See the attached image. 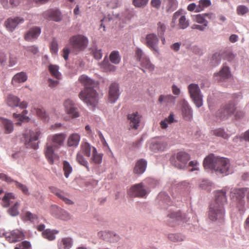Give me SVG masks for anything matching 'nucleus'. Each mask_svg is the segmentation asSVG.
<instances>
[{"instance_id":"obj_1","label":"nucleus","mask_w":249,"mask_h":249,"mask_svg":"<svg viewBox=\"0 0 249 249\" xmlns=\"http://www.w3.org/2000/svg\"><path fill=\"white\" fill-rule=\"evenodd\" d=\"M79 80L85 86V89L79 93V98L88 106L95 107L98 104L99 95L94 89L95 82L85 75H81Z\"/></svg>"},{"instance_id":"obj_2","label":"nucleus","mask_w":249,"mask_h":249,"mask_svg":"<svg viewBox=\"0 0 249 249\" xmlns=\"http://www.w3.org/2000/svg\"><path fill=\"white\" fill-rule=\"evenodd\" d=\"M227 203L226 192L218 191L215 193V198L209 206L208 216L213 221L222 220L225 215L224 205Z\"/></svg>"},{"instance_id":"obj_3","label":"nucleus","mask_w":249,"mask_h":249,"mask_svg":"<svg viewBox=\"0 0 249 249\" xmlns=\"http://www.w3.org/2000/svg\"><path fill=\"white\" fill-rule=\"evenodd\" d=\"M203 166L205 169L214 170L217 173L228 175L230 173V163L228 159L209 155L205 158Z\"/></svg>"},{"instance_id":"obj_4","label":"nucleus","mask_w":249,"mask_h":249,"mask_svg":"<svg viewBox=\"0 0 249 249\" xmlns=\"http://www.w3.org/2000/svg\"><path fill=\"white\" fill-rule=\"evenodd\" d=\"M246 194H247L248 201L249 202V189H234L231 192V196L233 200L236 203L237 207H238L240 211L243 210L244 208L246 203L245 200Z\"/></svg>"},{"instance_id":"obj_5","label":"nucleus","mask_w":249,"mask_h":249,"mask_svg":"<svg viewBox=\"0 0 249 249\" xmlns=\"http://www.w3.org/2000/svg\"><path fill=\"white\" fill-rule=\"evenodd\" d=\"M89 40L87 37L81 35L72 36L69 39V44L75 52L84 51L88 46Z\"/></svg>"},{"instance_id":"obj_6","label":"nucleus","mask_w":249,"mask_h":249,"mask_svg":"<svg viewBox=\"0 0 249 249\" xmlns=\"http://www.w3.org/2000/svg\"><path fill=\"white\" fill-rule=\"evenodd\" d=\"M42 133L39 129L36 128L35 130L30 131L29 134H24L23 136L24 138L25 144L27 147H30L33 149L38 148V144L33 142L37 141L42 136Z\"/></svg>"},{"instance_id":"obj_7","label":"nucleus","mask_w":249,"mask_h":249,"mask_svg":"<svg viewBox=\"0 0 249 249\" xmlns=\"http://www.w3.org/2000/svg\"><path fill=\"white\" fill-rule=\"evenodd\" d=\"M235 104L232 102L222 105L216 113V117L220 119H226L231 116L235 111Z\"/></svg>"},{"instance_id":"obj_8","label":"nucleus","mask_w":249,"mask_h":249,"mask_svg":"<svg viewBox=\"0 0 249 249\" xmlns=\"http://www.w3.org/2000/svg\"><path fill=\"white\" fill-rule=\"evenodd\" d=\"M188 89L190 97L196 106L197 107H201L203 105L202 95L198 85L191 84L188 86Z\"/></svg>"},{"instance_id":"obj_9","label":"nucleus","mask_w":249,"mask_h":249,"mask_svg":"<svg viewBox=\"0 0 249 249\" xmlns=\"http://www.w3.org/2000/svg\"><path fill=\"white\" fill-rule=\"evenodd\" d=\"M148 192L145 188L142 183L136 184L132 186L128 191V195L132 197H143Z\"/></svg>"},{"instance_id":"obj_10","label":"nucleus","mask_w":249,"mask_h":249,"mask_svg":"<svg viewBox=\"0 0 249 249\" xmlns=\"http://www.w3.org/2000/svg\"><path fill=\"white\" fill-rule=\"evenodd\" d=\"M66 138V135L64 133L55 134L48 137L47 142L52 143L54 148H58L63 145Z\"/></svg>"},{"instance_id":"obj_11","label":"nucleus","mask_w":249,"mask_h":249,"mask_svg":"<svg viewBox=\"0 0 249 249\" xmlns=\"http://www.w3.org/2000/svg\"><path fill=\"white\" fill-rule=\"evenodd\" d=\"M65 111L68 114L73 118H77L79 114L78 108L74 103L70 99L66 100L64 103Z\"/></svg>"},{"instance_id":"obj_12","label":"nucleus","mask_w":249,"mask_h":249,"mask_svg":"<svg viewBox=\"0 0 249 249\" xmlns=\"http://www.w3.org/2000/svg\"><path fill=\"white\" fill-rule=\"evenodd\" d=\"M65 111L68 114L73 118H77L79 114L78 108L74 103L70 99L66 100L64 103Z\"/></svg>"},{"instance_id":"obj_13","label":"nucleus","mask_w":249,"mask_h":249,"mask_svg":"<svg viewBox=\"0 0 249 249\" xmlns=\"http://www.w3.org/2000/svg\"><path fill=\"white\" fill-rule=\"evenodd\" d=\"M65 111L68 114L73 118H77L79 114L78 108L74 103L70 99L66 100L64 103Z\"/></svg>"},{"instance_id":"obj_14","label":"nucleus","mask_w":249,"mask_h":249,"mask_svg":"<svg viewBox=\"0 0 249 249\" xmlns=\"http://www.w3.org/2000/svg\"><path fill=\"white\" fill-rule=\"evenodd\" d=\"M177 160L173 164L179 169L183 168L190 159L189 154L184 152H179L176 155Z\"/></svg>"},{"instance_id":"obj_15","label":"nucleus","mask_w":249,"mask_h":249,"mask_svg":"<svg viewBox=\"0 0 249 249\" xmlns=\"http://www.w3.org/2000/svg\"><path fill=\"white\" fill-rule=\"evenodd\" d=\"M141 115L138 112L128 114L127 116L129 123V129H137L140 126Z\"/></svg>"},{"instance_id":"obj_16","label":"nucleus","mask_w":249,"mask_h":249,"mask_svg":"<svg viewBox=\"0 0 249 249\" xmlns=\"http://www.w3.org/2000/svg\"><path fill=\"white\" fill-rule=\"evenodd\" d=\"M5 238L9 242L15 243L23 240L24 234L22 231L15 229L9 233H6Z\"/></svg>"},{"instance_id":"obj_17","label":"nucleus","mask_w":249,"mask_h":249,"mask_svg":"<svg viewBox=\"0 0 249 249\" xmlns=\"http://www.w3.org/2000/svg\"><path fill=\"white\" fill-rule=\"evenodd\" d=\"M146 45L154 53H158L159 50L157 45L159 39L157 36L154 34H150L146 36Z\"/></svg>"},{"instance_id":"obj_18","label":"nucleus","mask_w":249,"mask_h":249,"mask_svg":"<svg viewBox=\"0 0 249 249\" xmlns=\"http://www.w3.org/2000/svg\"><path fill=\"white\" fill-rule=\"evenodd\" d=\"M24 21L23 18L18 17L9 18L5 21L4 25L8 31L13 32L18 24L22 23Z\"/></svg>"},{"instance_id":"obj_19","label":"nucleus","mask_w":249,"mask_h":249,"mask_svg":"<svg viewBox=\"0 0 249 249\" xmlns=\"http://www.w3.org/2000/svg\"><path fill=\"white\" fill-rule=\"evenodd\" d=\"M234 58V55L230 52H225L221 53H216L213 55L212 60L214 61V65H217L221 58L226 59L229 61H231Z\"/></svg>"},{"instance_id":"obj_20","label":"nucleus","mask_w":249,"mask_h":249,"mask_svg":"<svg viewBox=\"0 0 249 249\" xmlns=\"http://www.w3.org/2000/svg\"><path fill=\"white\" fill-rule=\"evenodd\" d=\"M181 104L183 118L186 121H191L193 118V111L191 107L185 100L181 101Z\"/></svg>"},{"instance_id":"obj_21","label":"nucleus","mask_w":249,"mask_h":249,"mask_svg":"<svg viewBox=\"0 0 249 249\" xmlns=\"http://www.w3.org/2000/svg\"><path fill=\"white\" fill-rule=\"evenodd\" d=\"M119 89L118 84L116 83H111L108 91V100L112 103H114L119 97Z\"/></svg>"},{"instance_id":"obj_22","label":"nucleus","mask_w":249,"mask_h":249,"mask_svg":"<svg viewBox=\"0 0 249 249\" xmlns=\"http://www.w3.org/2000/svg\"><path fill=\"white\" fill-rule=\"evenodd\" d=\"M55 149L57 148H54L52 143L49 142H46L44 147V154L48 161L51 164L54 162V159L55 156L54 153Z\"/></svg>"},{"instance_id":"obj_23","label":"nucleus","mask_w":249,"mask_h":249,"mask_svg":"<svg viewBox=\"0 0 249 249\" xmlns=\"http://www.w3.org/2000/svg\"><path fill=\"white\" fill-rule=\"evenodd\" d=\"M167 144L161 139H155L151 142L149 147L154 152L163 151L166 147Z\"/></svg>"},{"instance_id":"obj_24","label":"nucleus","mask_w":249,"mask_h":249,"mask_svg":"<svg viewBox=\"0 0 249 249\" xmlns=\"http://www.w3.org/2000/svg\"><path fill=\"white\" fill-rule=\"evenodd\" d=\"M49 189L52 193L63 201L66 204L68 205L73 204V202L71 200L66 197L67 195L63 191L53 186L50 187Z\"/></svg>"},{"instance_id":"obj_25","label":"nucleus","mask_w":249,"mask_h":249,"mask_svg":"<svg viewBox=\"0 0 249 249\" xmlns=\"http://www.w3.org/2000/svg\"><path fill=\"white\" fill-rule=\"evenodd\" d=\"M44 18L55 21H59L62 19L60 12L57 9H50L44 12Z\"/></svg>"},{"instance_id":"obj_26","label":"nucleus","mask_w":249,"mask_h":249,"mask_svg":"<svg viewBox=\"0 0 249 249\" xmlns=\"http://www.w3.org/2000/svg\"><path fill=\"white\" fill-rule=\"evenodd\" d=\"M147 167V161L146 160L141 159L138 160L133 169V173L137 175L143 174Z\"/></svg>"},{"instance_id":"obj_27","label":"nucleus","mask_w":249,"mask_h":249,"mask_svg":"<svg viewBox=\"0 0 249 249\" xmlns=\"http://www.w3.org/2000/svg\"><path fill=\"white\" fill-rule=\"evenodd\" d=\"M214 76L218 81H224L231 76L229 68L224 66L220 71L218 73H215Z\"/></svg>"},{"instance_id":"obj_28","label":"nucleus","mask_w":249,"mask_h":249,"mask_svg":"<svg viewBox=\"0 0 249 249\" xmlns=\"http://www.w3.org/2000/svg\"><path fill=\"white\" fill-rule=\"evenodd\" d=\"M81 136L77 133H73L70 135L68 138L67 144L69 147H77L80 141Z\"/></svg>"},{"instance_id":"obj_29","label":"nucleus","mask_w":249,"mask_h":249,"mask_svg":"<svg viewBox=\"0 0 249 249\" xmlns=\"http://www.w3.org/2000/svg\"><path fill=\"white\" fill-rule=\"evenodd\" d=\"M0 122L2 124L3 132L5 134H10L14 130V124L10 120L2 117H0Z\"/></svg>"},{"instance_id":"obj_30","label":"nucleus","mask_w":249,"mask_h":249,"mask_svg":"<svg viewBox=\"0 0 249 249\" xmlns=\"http://www.w3.org/2000/svg\"><path fill=\"white\" fill-rule=\"evenodd\" d=\"M41 33V29L38 27L31 28L25 35L24 39L27 41H30L38 37Z\"/></svg>"},{"instance_id":"obj_31","label":"nucleus","mask_w":249,"mask_h":249,"mask_svg":"<svg viewBox=\"0 0 249 249\" xmlns=\"http://www.w3.org/2000/svg\"><path fill=\"white\" fill-rule=\"evenodd\" d=\"M73 245V240L70 237L62 238L57 243L58 249H70Z\"/></svg>"},{"instance_id":"obj_32","label":"nucleus","mask_w":249,"mask_h":249,"mask_svg":"<svg viewBox=\"0 0 249 249\" xmlns=\"http://www.w3.org/2000/svg\"><path fill=\"white\" fill-rule=\"evenodd\" d=\"M103 159V154L99 153L95 147H92V156L90 158V162L95 164L101 163Z\"/></svg>"},{"instance_id":"obj_33","label":"nucleus","mask_w":249,"mask_h":249,"mask_svg":"<svg viewBox=\"0 0 249 249\" xmlns=\"http://www.w3.org/2000/svg\"><path fill=\"white\" fill-rule=\"evenodd\" d=\"M176 97L174 96L169 95H161L160 96L158 101L160 103H164L166 106L170 104H174L175 102Z\"/></svg>"},{"instance_id":"obj_34","label":"nucleus","mask_w":249,"mask_h":249,"mask_svg":"<svg viewBox=\"0 0 249 249\" xmlns=\"http://www.w3.org/2000/svg\"><path fill=\"white\" fill-rule=\"evenodd\" d=\"M15 199L14 195L12 193H5L2 198V205L4 207H8L11 203H13Z\"/></svg>"},{"instance_id":"obj_35","label":"nucleus","mask_w":249,"mask_h":249,"mask_svg":"<svg viewBox=\"0 0 249 249\" xmlns=\"http://www.w3.org/2000/svg\"><path fill=\"white\" fill-rule=\"evenodd\" d=\"M93 147L88 142H82L80 146L81 153L84 154L86 157H89L91 155V152H92Z\"/></svg>"},{"instance_id":"obj_36","label":"nucleus","mask_w":249,"mask_h":249,"mask_svg":"<svg viewBox=\"0 0 249 249\" xmlns=\"http://www.w3.org/2000/svg\"><path fill=\"white\" fill-rule=\"evenodd\" d=\"M192 20L195 22L207 27L208 25V21L206 19L205 13L192 16Z\"/></svg>"},{"instance_id":"obj_37","label":"nucleus","mask_w":249,"mask_h":249,"mask_svg":"<svg viewBox=\"0 0 249 249\" xmlns=\"http://www.w3.org/2000/svg\"><path fill=\"white\" fill-rule=\"evenodd\" d=\"M19 102V98L12 94L9 95L6 99L7 105L12 107H18Z\"/></svg>"},{"instance_id":"obj_38","label":"nucleus","mask_w":249,"mask_h":249,"mask_svg":"<svg viewBox=\"0 0 249 249\" xmlns=\"http://www.w3.org/2000/svg\"><path fill=\"white\" fill-rule=\"evenodd\" d=\"M58 233L57 230H51L47 229L44 231L42 233V236L44 238L47 239L50 241L53 240L55 239V234Z\"/></svg>"},{"instance_id":"obj_39","label":"nucleus","mask_w":249,"mask_h":249,"mask_svg":"<svg viewBox=\"0 0 249 249\" xmlns=\"http://www.w3.org/2000/svg\"><path fill=\"white\" fill-rule=\"evenodd\" d=\"M140 65L149 71H152L155 69V66L151 62L147 56L140 62Z\"/></svg>"},{"instance_id":"obj_40","label":"nucleus","mask_w":249,"mask_h":249,"mask_svg":"<svg viewBox=\"0 0 249 249\" xmlns=\"http://www.w3.org/2000/svg\"><path fill=\"white\" fill-rule=\"evenodd\" d=\"M48 69L52 76L57 79L61 78V74L58 71L59 67L58 66L51 64L49 66Z\"/></svg>"},{"instance_id":"obj_41","label":"nucleus","mask_w":249,"mask_h":249,"mask_svg":"<svg viewBox=\"0 0 249 249\" xmlns=\"http://www.w3.org/2000/svg\"><path fill=\"white\" fill-rule=\"evenodd\" d=\"M27 76L24 72L17 73L13 78L12 81L16 83H22L27 80Z\"/></svg>"},{"instance_id":"obj_42","label":"nucleus","mask_w":249,"mask_h":249,"mask_svg":"<svg viewBox=\"0 0 249 249\" xmlns=\"http://www.w3.org/2000/svg\"><path fill=\"white\" fill-rule=\"evenodd\" d=\"M76 161L81 165L85 167L88 171L89 170L88 161L83 157L82 153L78 152L76 155Z\"/></svg>"},{"instance_id":"obj_43","label":"nucleus","mask_w":249,"mask_h":249,"mask_svg":"<svg viewBox=\"0 0 249 249\" xmlns=\"http://www.w3.org/2000/svg\"><path fill=\"white\" fill-rule=\"evenodd\" d=\"M27 113L28 111L24 110L22 112L21 114H17L14 113L13 116L14 118L18 119L19 121L21 122H28L29 121V118L28 117L26 116Z\"/></svg>"},{"instance_id":"obj_44","label":"nucleus","mask_w":249,"mask_h":249,"mask_svg":"<svg viewBox=\"0 0 249 249\" xmlns=\"http://www.w3.org/2000/svg\"><path fill=\"white\" fill-rule=\"evenodd\" d=\"M109 59L114 64H119L121 60L119 52L116 51H112L110 54Z\"/></svg>"},{"instance_id":"obj_45","label":"nucleus","mask_w":249,"mask_h":249,"mask_svg":"<svg viewBox=\"0 0 249 249\" xmlns=\"http://www.w3.org/2000/svg\"><path fill=\"white\" fill-rule=\"evenodd\" d=\"M63 169L64 172V175L66 178H68L69 176V175L72 171V168L70 163L64 160L63 162Z\"/></svg>"},{"instance_id":"obj_46","label":"nucleus","mask_w":249,"mask_h":249,"mask_svg":"<svg viewBox=\"0 0 249 249\" xmlns=\"http://www.w3.org/2000/svg\"><path fill=\"white\" fill-rule=\"evenodd\" d=\"M213 134L217 136L220 137L225 139H227L229 138V135L224 131L223 128H217L212 131Z\"/></svg>"},{"instance_id":"obj_47","label":"nucleus","mask_w":249,"mask_h":249,"mask_svg":"<svg viewBox=\"0 0 249 249\" xmlns=\"http://www.w3.org/2000/svg\"><path fill=\"white\" fill-rule=\"evenodd\" d=\"M19 204L18 202L14 203V205L8 209V212L12 216H17L19 214L18 207Z\"/></svg>"},{"instance_id":"obj_48","label":"nucleus","mask_w":249,"mask_h":249,"mask_svg":"<svg viewBox=\"0 0 249 249\" xmlns=\"http://www.w3.org/2000/svg\"><path fill=\"white\" fill-rule=\"evenodd\" d=\"M211 4L210 0H200L199 2L198 7L196 8V11L200 12L204 8L208 7Z\"/></svg>"},{"instance_id":"obj_49","label":"nucleus","mask_w":249,"mask_h":249,"mask_svg":"<svg viewBox=\"0 0 249 249\" xmlns=\"http://www.w3.org/2000/svg\"><path fill=\"white\" fill-rule=\"evenodd\" d=\"M102 67L106 71H113L116 69L115 66L110 64L108 61V60H107L106 61L105 59H104L103 63L102 64Z\"/></svg>"},{"instance_id":"obj_50","label":"nucleus","mask_w":249,"mask_h":249,"mask_svg":"<svg viewBox=\"0 0 249 249\" xmlns=\"http://www.w3.org/2000/svg\"><path fill=\"white\" fill-rule=\"evenodd\" d=\"M135 56L136 60L140 62L147 57L142 51L139 48L137 49L135 51Z\"/></svg>"},{"instance_id":"obj_51","label":"nucleus","mask_w":249,"mask_h":249,"mask_svg":"<svg viewBox=\"0 0 249 249\" xmlns=\"http://www.w3.org/2000/svg\"><path fill=\"white\" fill-rule=\"evenodd\" d=\"M14 249H31V245L27 241H24L16 245Z\"/></svg>"},{"instance_id":"obj_52","label":"nucleus","mask_w":249,"mask_h":249,"mask_svg":"<svg viewBox=\"0 0 249 249\" xmlns=\"http://www.w3.org/2000/svg\"><path fill=\"white\" fill-rule=\"evenodd\" d=\"M149 0H133V4L138 8H143L146 5Z\"/></svg>"},{"instance_id":"obj_53","label":"nucleus","mask_w":249,"mask_h":249,"mask_svg":"<svg viewBox=\"0 0 249 249\" xmlns=\"http://www.w3.org/2000/svg\"><path fill=\"white\" fill-rule=\"evenodd\" d=\"M189 26L188 21L185 16H181L179 19V26L181 29H184Z\"/></svg>"},{"instance_id":"obj_54","label":"nucleus","mask_w":249,"mask_h":249,"mask_svg":"<svg viewBox=\"0 0 249 249\" xmlns=\"http://www.w3.org/2000/svg\"><path fill=\"white\" fill-rule=\"evenodd\" d=\"M169 239L173 242H179L183 240L182 237L179 234H170L168 236Z\"/></svg>"},{"instance_id":"obj_55","label":"nucleus","mask_w":249,"mask_h":249,"mask_svg":"<svg viewBox=\"0 0 249 249\" xmlns=\"http://www.w3.org/2000/svg\"><path fill=\"white\" fill-rule=\"evenodd\" d=\"M50 51L53 54L57 53L58 52V44L56 40L54 39L52 41L50 47Z\"/></svg>"},{"instance_id":"obj_56","label":"nucleus","mask_w":249,"mask_h":249,"mask_svg":"<svg viewBox=\"0 0 249 249\" xmlns=\"http://www.w3.org/2000/svg\"><path fill=\"white\" fill-rule=\"evenodd\" d=\"M24 153L21 151H18L12 154V157L13 159L18 160V161L23 159L24 157Z\"/></svg>"},{"instance_id":"obj_57","label":"nucleus","mask_w":249,"mask_h":249,"mask_svg":"<svg viewBox=\"0 0 249 249\" xmlns=\"http://www.w3.org/2000/svg\"><path fill=\"white\" fill-rule=\"evenodd\" d=\"M166 29L165 25L164 23L159 22L158 23V33L159 36H162L164 34Z\"/></svg>"},{"instance_id":"obj_58","label":"nucleus","mask_w":249,"mask_h":249,"mask_svg":"<svg viewBox=\"0 0 249 249\" xmlns=\"http://www.w3.org/2000/svg\"><path fill=\"white\" fill-rule=\"evenodd\" d=\"M36 113L38 116L42 119L46 120L47 115L45 110L43 108H37L36 110Z\"/></svg>"},{"instance_id":"obj_59","label":"nucleus","mask_w":249,"mask_h":249,"mask_svg":"<svg viewBox=\"0 0 249 249\" xmlns=\"http://www.w3.org/2000/svg\"><path fill=\"white\" fill-rule=\"evenodd\" d=\"M248 8L244 5H240L237 7V13L238 15H243L248 12Z\"/></svg>"},{"instance_id":"obj_60","label":"nucleus","mask_w":249,"mask_h":249,"mask_svg":"<svg viewBox=\"0 0 249 249\" xmlns=\"http://www.w3.org/2000/svg\"><path fill=\"white\" fill-rule=\"evenodd\" d=\"M16 186L20 189L24 194L25 195H29L28 189L26 186L17 181H16Z\"/></svg>"},{"instance_id":"obj_61","label":"nucleus","mask_w":249,"mask_h":249,"mask_svg":"<svg viewBox=\"0 0 249 249\" xmlns=\"http://www.w3.org/2000/svg\"><path fill=\"white\" fill-rule=\"evenodd\" d=\"M168 217L173 220H179L180 219L181 214L180 212L172 213L168 215Z\"/></svg>"},{"instance_id":"obj_62","label":"nucleus","mask_w":249,"mask_h":249,"mask_svg":"<svg viewBox=\"0 0 249 249\" xmlns=\"http://www.w3.org/2000/svg\"><path fill=\"white\" fill-rule=\"evenodd\" d=\"M25 217L26 219L30 221H33L37 219V216L36 214H33L30 212H27L25 213Z\"/></svg>"},{"instance_id":"obj_63","label":"nucleus","mask_w":249,"mask_h":249,"mask_svg":"<svg viewBox=\"0 0 249 249\" xmlns=\"http://www.w3.org/2000/svg\"><path fill=\"white\" fill-rule=\"evenodd\" d=\"M205 16L206 18H208L209 20L215 22V20L216 19V15L212 12L206 13Z\"/></svg>"},{"instance_id":"obj_64","label":"nucleus","mask_w":249,"mask_h":249,"mask_svg":"<svg viewBox=\"0 0 249 249\" xmlns=\"http://www.w3.org/2000/svg\"><path fill=\"white\" fill-rule=\"evenodd\" d=\"M26 50L28 52L31 53L33 54H36L38 52L37 47L35 46L27 47Z\"/></svg>"}]
</instances>
